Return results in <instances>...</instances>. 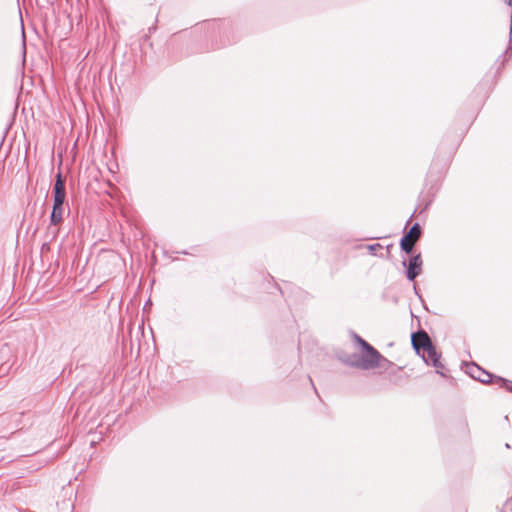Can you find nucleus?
Listing matches in <instances>:
<instances>
[{
	"mask_svg": "<svg viewBox=\"0 0 512 512\" xmlns=\"http://www.w3.org/2000/svg\"><path fill=\"white\" fill-rule=\"evenodd\" d=\"M412 346L416 353L422 357L426 364L432 365L436 368V371L443 374L441 369L443 365L440 361V354L436 351V348L432 344V341L427 332L420 330L413 333L411 336Z\"/></svg>",
	"mask_w": 512,
	"mask_h": 512,
	"instance_id": "f257e3e1",
	"label": "nucleus"
},
{
	"mask_svg": "<svg viewBox=\"0 0 512 512\" xmlns=\"http://www.w3.org/2000/svg\"><path fill=\"white\" fill-rule=\"evenodd\" d=\"M380 359V353L374 347H370L363 350L362 355L357 357L352 364L358 368L370 370L379 366Z\"/></svg>",
	"mask_w": 512,
	"mask_h": 512,
	"instance_id": "f03ea898",
	"label": "nucleus"
},
{
	"mask_svg": "<svg viewBox=\"0 0 512 512\" xmlns=\"http://www.w3.org/2000/svg\"><path fill=\"white\" fill-rule=\"evenodd\" d=\"M421 236V229L418 223H415L409 230V232L404 235L400 241V247L406 253H410Z\"/></svg>",
	"mask_w": 512,
	"mask_h": 512,
	"instance_id": "7ed1b4c3",
	"label": "nucleus"
},
{
	"mask_svg": "<svg viewBox=\"0 0 512 512\" xmlns=\"http://www.w3.org/2000/svg\"><path fill=\"white\" fill-rule=\"evenodd\" d=\"M465 372L475 381L482 384H490L492 381V375L482 369L475 363H469L465 365Z\"/></svg>",
	"mask_w": 512,
	"mask_h": 512,
	"instance_id": "20e7f679",
	"label": "nucleus"
},
{
	"mask_svg": "<svg viewBox=\"0 0 512 512\" xmlns=\"http://www.w3.org/2000/svg\"><path fill=\"white\" fill-rule=\"evenodd\" d=\"M66 199L65 180L61 173L56 176L55 184L53 187V206L64 207Z\"/></svg>",
	"mask_w": 512,
	"mask_h": 512,
	"instance_id": "39448f33",
	"label": "nucleus"
},
{
	"mask_svg": "<svg viewBox=\"0 0 512 512\" xmlns=\"http://www.w3.org/2000/svg\"><path fill=\"white\" fill-rule=\"evenodd\" d=\"M422 272V259L420 254L413 256L409 261L407 278L413 281Z\"/></svg>",
	"mask_w": 512,
	"mask_h": 512,
	"instance_id": "423d86ee",
	"label": "nucleus"
},
{
	"mask_svg": "<svg viewBox=\"0 0 512 512\" xmlns=\"http://www.w3.org/2000/svg\"><path fill=\"white\" fill-rule=\"evenodd\" d=\"M64 207H52V212L50 216V223L52 225H58L63 220Z\"/></svg>",
	"mask_w": 512,
	"mask_h": 512,
	"instance_id": "0eeeda50",
	"label": "nucleus"
},
{
	"mask_svg": "<svg viewBox=\"0 0 512 512\" xmlns=\"http://www.w3.org/2000/svg\"><path fill=\"white\" fill-rule=\"evenodd\" d=\"M355 340L360 344L363 350H366L370 347H372L368 342H366L364 339H362L360 336L355 335Z\"/></svg>",
	"mask_w": 512,
	"mask_h": 512,
	"instance_id": "6e6552de",
	"label": "nucleus"
},
{
	"mask_svg": "<svg viewBox=\"0 0 512 512\" xmlns=\"http://www.w3.org/2000/svg\"><path fill=\"white\" fill-rule=\"evenodd\" d=\"M500 381H502V384L504 385H507V384H512V381H508L506 379H503V378H498Z\"/></svg>",
	"mask_w": 512,
	"mask_h": 512,
	"instance_id": "1a4fd4ad",
	"label": "nucleus"
},
{
	"mask_svg": "<svg viewBox=\"0 0 512 512\" xmlns=\"http://www.w3.org/2000/svg\"><path fill=\"white\" fill-rule=\"evenodd\" d=\"M377 247H381V246H380L379 244L370 245V246H369V249H370L371 251H375V249H376Z\"/></svg>",
	"mask_w": 512,
	"mask_h": 512,
	"instance_id": "9d476101",
	"label": "nucleus"
}]
</instances>
